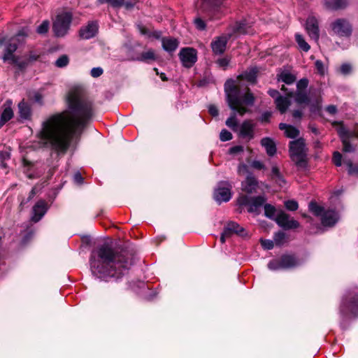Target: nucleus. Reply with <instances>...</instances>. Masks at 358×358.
<instances>
[{"label":"nucleus","mask_w":358,"mask_h":358,"mask_svg":"<svg viewBox=\"0 0 358 358\" xmlns=\"http://www.w3.org/2000/svg\"><path fill=\"white\" fill-rule=\"evenodd\" d=\"M93 116L92 103L78 92L67 97V109L48 117L38 137L40 143L58 154H65L73 138H79Z\"/></svg>","instance_id":"1"},{"label":"nucleus","mask_w":358,"mask_h":358,"mask_svg":"<svg viewBox=\"0 0 358 358\" xmlns=\"http://www.w3.org/2000/svg\"><path fill=\"white\" fill-rule=\"evenodd\" d=\"M90 271L101 280H118L128 273L133 264V257L127 252H119L104 244L92 251L90 257Z\"/></svg>","instance_id":"2"},{"label":"nucleus","mask_w":358,"mask_h":358,"mask_svg":"<svg viewBox=\"0 0 358 358\" xmlns=\"http://www.w3.org/2000/svg\"><path fill=\"white\" fill-rule=\"evenodd\" d=\"M224 92L227 96V101L229 108L234 110V113L226 120V125L235 131L238 126L236 113L243 115L248 112L247 108L242 106H252L255 102V96L248 90L245 94H241L240 89L235 84L232 79L227 80L224 84Z\"/></svg>","instance_id":"3"},{"label":"nucleus","mask_w":358,"mask_h":358,"mask_svg":"<svg viewBox=\"0 0 358 358\" xmlns=\"http://www.w3.org/2000/svg\"><path fill=\"white\" fill-rule=\"evenodd\" d=\"M308 208L313 215L321 217V222L324 227H333L339 220L338 214L336 210H325L323 207L315 201H311L309 203Z\"/></svg>","instance_id":"4"},{"label":"nucleus","mask_w":358,"mask_h":358,"mask_svg":"<svg viewBox=\"0 0 358 358\" xmlns=\"http://www.w3.org/2000/svg\"><path fill=\"white\" fill-rule=\"evenodd\" d=\"M73 20L71 12H62L57 15L52 24V31L57 37H64L70 29Z\"/></svg>","instance_id":"5"},{"label":"nucleus","mask_w":358,"mask_h":358,"mask_svg":"<svg viewBox=\"0 0 358 358\" xmlns=\"http://www.w3.org/2000/svg\"><path fill=\"white\" fill-rule=\"evenodd\" d=\"M27 35L24 29L19 31L17 34L11 38L6 44L4 54L2 59L4 62H8L10 64H15L18 57H16L13 53L16 51L20 42V37H25Z\"/></svg>","instance_id":"6"},{"label":"nucleus","mask_w":358,"mask_h":358,"mask_svg":"<svg viewBox=\"0 0 358 358\" xmlns=\"http://www.w3.org/2000/svg\"><path fill=\"white\" fill-rule=\"evenodd\" d=\"M348 312L358 315V292H349L343 298L340 306V313L345 315Z\"/></svg>","instance_id":"7"},{"label":"nucleus","mask_w":358,"mask_h":358,"mask_svg":"<svg viewBox=\"0 0 358 358\" xmlns=\"http://www.w3.org/2000/svg\"><path fill=\"white\" fill-rule=\"evenodd\" d=\"M305 142L303 138H299L289 143L290 156L297 165L301 166L305 162Z\"/></svg>","instance_id":"8"},{"label":"nucleus","mask_w":358,"mask_h":358,"mask_svg":"<svg viewBox=\"0 0 358 358\" xmlns=\"http://www.w3.org/2000/svg\"><path fill=\"white\" fill-rule=\"evenodd\" d=\"M232 185L228 181H220L214 190L213 197L217 203L229 201L232 196Z\"/></svg>","instance_id":"9"},{"label":"nucleus","mask_w":358,"mask_h":358,"mask_svg":"<svg viewBox=\"0 0 358 358\" xmlns=\"http://www.w3.org/2000/svg\"><path fill=\"white\" fill-rule=\"evenodd\" d=\"M330 27L334 34L348 37L352 34V26L349 21L345 18H338L330 24Z\"/></svg>","instance_id":"10"},{"label":"nucleus","mask_w":358,"mask_h":358,"mask_svg":"<svg viewBox=\"0 0 358 358\" xmlns=\"http://www.w3.org/2000/svg\"><path fill=\"white\" fill-rule=\"evenodd\" d=\"M234 234H236L240 236H245L246 235V231L245 229L240 226L238 223L231 221L227 222L224 227L223 231L220 236V241L222 243H224L226 238L230 237Z\"/></svg>","instance_id":"11"},{"label":"nucleus","mask_w":358,"mask_h":358,"mask_svg":"<svg viewBox=\"0 0 358 358\" xmlns=\"http://www.w3.org/2000/svg\"><path fill=\"white\" fill-rule=\"evenodd\" d=\"M276 223L284 229H294L299 227V222L292 218L289 215L283 211L277 214L275 218Z\"/></svg>","instance_id":"12"},{"label":"nucleus","mask_w":358,"mask_h":358,"mask_svg":"<svg viewBox=\"0 0 358 358\" xmlns=\"http://www.w3.org/2000/svg\"><path fill=\"white\" fill-rule=\"evenodd\" d=\"M179 57L184 66L192 67L197 60L196 51L192 48H182L179 53Z\"/></svg>","instance_id":"13"},{"label":"nucleus","mask_w":358,"mask_h":358,"mask_svg":"<svg viewBox=\"0 0 358 358\" xmlns=\"http://www.w3.org/2000/svg\"><path fill=\"white\" fill-rule=\"evenodd\" d=\"M338 134L341 139L343 145V150L345 152H352L355 150L353 146L350 143V139L352 137H357L358 135L354 131L348 130L345 127L341 125L338 129Z\"/></svg>","instance_id":"14"},{"label":"nucleus","mask_w":358,"mask_h":358,"mask_svg":"<svg viewBox=\"0 0 358 358\" xmlns=\"http://www.w3.org/2000/svg\"><path fill=\"white\" fill-rule=\"evenodd\" d=\"M306 30L310 38L317 41L320 38V29L318 20L313 15L308 17L306 22Z\"/></svg>","instance_id":"15"},{"label":"nucleus","mask_w":358,"mask_h":358,"mask_svg":"<svg viewBox=\"0 0 358 358\" xmlns=\"http://www.w3.org/2000/svg\"><path fill=\"white\" fill-rule=\"evenodd\" d=\"M99 26L96 22L91 21L86 26L80 28L79 36L83 39H90L96 36L98 32Z\"/></svg>","instance_id":"16"},{"label":"nucleus","mask_w":358,"mask_h":358,"mask_svg":"<svg viewBox=\"0 0 358 358\" xmlns=\"http://www.w3.org/2000/svg\"><path fill=\"white\" fill-rule=\"evenodd\" d=\"M255 124L252 120H245L240 127L239 136L241 138L251 140L255 136Z\"/></svg>","instance_id":"17"},{"label":"nucleus","mask_w":358,"mask_h":358,"mask_svg":"<svg viewBox=\"0 0 358 358\" xmlns=\"http://www.w3.org/2000/svg\"><path fill=\"white\" fill-rule=\"evenodd\" d=\"M48 210V205L45 201H38L33 207L31 220L37 222L46 213Z\"/></svg>","instance_id":"18"},{"label":"nucleus","mask_w":358,"mask_h":358,"mask_svg":"<svg viewBox=\"0 0 358 358\" xmlns=\"http://www.w3.org/2000/svg\"><path fill=\"white\" fill-rule=\"evenodd\" d=\"M229 37L230 36H221L211 43L212 50L215 55H222L225 51Z\"/></svg>","instance_id":"19"},{"label":"nucleus","mask_w":358,"mask_h":358,"mask_svg":"<svg viewBox=\"0 0 358 358\" xmlns=\"http://www.w3.org/2000/svg\"><path fill=\"white\" fill-rule=\"evenodd\" d=\"M39 54L31 51L29 52L27 55L24 57V59L22 60H20V57H18L17 62L15 65H16L20 70L24 69L28 66L37 61L39 58Z\"/></svg>","instance_id":"20"},{"label":"nucleus","mask_w":358,"mask_h":358,"mask_svg":"<svg viewBox=\"0 0 358 358\" xmlns=\"http://www.w3.org/2000/svg\"><path fill=\"white\" fill-rule=\"evenodd\" d=\"M266 199L264 196H257L252 198L248 211L250 213L259 215L260 213V208L265 205Z\"/></svg>","instance_id":"21"},{"label":"nucleus","mask_w":358,"mask_h":358,"mask_svg":"<svg viewBox=\"0 0 358 358\" xmlns=\"http://www.w3.org/2000/svg\"><path fill=\"white\" fill-rule=\"evenodd\" d=\"M258 182L256 178L252 175H249L242 182V189L248 194H252L255 191Z\"/></svg>","instance_id":"22"},{"label":"nucleus","mask_w":358,"mask_h":358,"mask_svg":"<svg viewBox=\"0 0 358 358\" xmlns=\"http://www.w3.org/2000/svg\"><path fill=\"white\" fill-rule=\"evenodd\" d=\"M346 0H324V6L330 10H337L347 6Z\"/></svg>","instance_id":"23"},{"label":"nucleus","mask_w":358,"mask_h":358,"mask_svg":"<svg viewBox=\"0 0 358 358\" xmlns=\"http://www.w3.org/2000/svg\"><path fill=\"white\" fill-rule=\"evenodd\" d=\"M261 145L264 147L268 156L273 157L276 152V145L272 138L269 137L263 138L261 140Z\"/></svg>","instance_id":"24"},{"label":"nucleus","mask_w":358,"mask_h":358,"mask_svg":"<svg viewBox=\"0 0 358 358\" xmlns=\"http://www.w3.org/2000/svg\"><path fill=\"white\" fill-rule=\"evenodd\" d=\"M280 259L282 269L292 268L299 264L296 257L292 255H283Z\"/></svg>","instance_id":"25"},{"label":"nucleus","mask_w":358,"mask_h":358,"mask_svg":"<svg viewBox=\"0 0 358 358\" xmlns=\"http://www.w3.org/2000/svg\"><path fill=\"white\" fill-rule=\"evenodd\" d=\"M279 129L285 131V136L289 138H295L299 135V129L290 124L280 123Z\"/></svg>","instance_id":"26"},{"label":"nucleus","mask_w":358,"mask_h":358,"mask_svg":"<svg viewBox=\"0 0 358 358\" xmlns=\"http://www.w3.org/2000/svg\"><path fill=\"white\" fill-rule=\"evenodd\" d=\"M179 42L173 38H164L162 39L163 49L168 52H174L178 47Z\"/></svg>","instance_id":"27"},{"label":"nucleus","mask_w":358,"mask_h":358,"mask_svg":"<svg viewBox=\"0 0 358 358\" xmlns=\"http://www.w3.org/2000/svg\"><path fill=\"white\" fill-rule=\"evenodd\" d=\"M258 69L257 67H252L248 69V71H244L239 76L238 78L245 80L249 83H255L257 80Z\"/></svg>","instance_id":"28"},{"label":"nucleus","mask_w":358,"mask_h":358,"mask_svg":"<svg viewBox=\"0 0 358 358\" xmlns=\"http://www.w3.org/2000/svg\"><path fill=\"white\" fill-rule=\"evenodd\" d=\"M275 103L280 113L283 114L287 111V108L290 106L291 101L287 96H281L276 99Z\"/></svg>","instance_id":"29"},{"label":"nucleus","mask_w":358,"mask_h":358,"mask_svg":"<svg viewBox=\"0 0 358 358\" xmlns=\"http://www.w3.org/2000/svg\"><path fill=\"white\" fill-rule=\"evenodd\" d=\"M18 108L20 117L21 119L29 120L31 117V110L30 106L27 103L24 102V101H22L18 104Z\"/></svg>","instance_id":"30"},{"label":"nucleus","mask_w":358,"mask_h":358,"mask_svg":"<svg viewBox=\"0 0 358 358\" xmlns=\"http://www.w3.org/2000/svg\"><path fill=\"white\" fill-rule=\"evenodd\" d=\"M271 177V179L280 187H283L286 183V181L280 173L278 167L276 166H273Z\"/></svg>","instance_id":"31"},{"label":"nucleus","mask_w":358,"mask_h":358,"mask_svg":"<svg viewBox=\"0 0 358 358\" xmlns=\"http://www.w3.org/2000/svg\"><path fill=\"white\" fill-rule=\"evenodd\" d=\"M308 104L310 106V110L312 113H319L322 107V98L320 96L315 99L310 98Z\"/></svg>","instance_id":"32"},{"label":"nucleus","mask_w":358,"mask_h":358,"mask_svg":"<svg viewBox=\"0 0 358 358\" xmlns=\"http://www.w3.org/2000/svg\"><path fill=\"white\" fill-rule=\"evenodd\" d=\"M222 0H203V6H209V11L215 14L220 8Z\"/></svg>","instance_id":"33"},{"label":"nucleus","mask_w":358,"mask_h":358,"mask_svg":"<svg viewBox=\"0 0 358 358\" xmlns=\"http://www.w3.org/2000/svg\"><path fill=\"white\" fill-rule=\"evenodd\" d=\"M13 116V112L10 107H6L3 109L0 117V129Z\"/></svg>","instance_id":"34"},{"label":"nucleus","mask_w":358,"mask_h":358,"mask_svg":"<svg viewBox=\"0 0 358 358\" xmlns=\"http://www.w3.org/2000/svg\"><path fill=\"white\" fill-rule=\"evenodd\" d=\"M157 57L155 55V51L152 49H150L146 52H142L141 55L137 58V60L144 62H149L150 61H155Z\"/></svg>","instance_id":"35"},{"label":"nucleus","mask_w":358,"mask_h":358,"mask_svg":"<svg viewBox=\"0 0 358 358\" xmlns=\"http://www.w3.org/2000/svg\"><path fill=\"white\" fill-rule=\"evenodd\" d=\"M278 76V80H281L287 85L292 84L296 80V77L290 72L286 71L281 72Z\"/></svg>","instance_id":"36"},{"label":"nucleus","mask_w":358,"mask_h":358,"mask_svg":"<svg viewBox=\"0 0 358 358\" xmlns=\"http://www.w3.org/2000/svg\"><path fill=\"white\" fill-rule=\"evenodd\" d=\"M310 99L306 91H296L295 93V101L299 104H307Z\"/></svg>","instance_id":"37"},{"label":"nucleus","mask_w":358,"mask_h":358,"mask_svg":"<svg viewBox=\"0 0 358 358\" xmlns=\"http://www.w3.org/2000/svg\"><path fill=\"white\" fill-rule=\"evenodd\" d=\"M295 39L300 50L308 52L310 49V45L306 41L303 36L300 34H295Z\"/></svg>","instance_id":"38"},{"label":"nucleus","mask_w":358,"mask_h":358,"mask_svg":"<svg viewBox=\"0 0 358 358\" xmlns=\"http://www.w3.org/2000/svg\"><path fill=\"white\" fill-rule=\"evenodd\" d=\"M264 209L265 216L269 219L275 220L277 215L275 208L271 204H265L264 206Z\"/></svg>","instance_id":"39"},{"label":"nucleus","mask_w":358,"mask_h":358,"mask_svg":"<svg viewBox=\"0 0 358 358\" xmlns=\"http://www.w3.org/2000/svg\"><path fill=\"white\" fill-rule=\"evenodd\" d=\"M234 31L239 34H245L249 33L247 24L245 21L236 22L234 28Z\"/></svg>","instance_id":"40"},{"label":"nucleus","mask_w":358,"mask_h":358,"mask_svg":"<svg viewBox=\"0 0 358 358\" xmlns=\"http://www.w3.org/2000/svg\"><path fill=\"white\" fill-rule=\"evenodd\" d=\"M69 62V57L66 55H62L55 61V65L58 68H64L68 65Z\"/></svg>","instance_id":"41"},{"label":"nucleus","mask_w":358,"mask_h":358,"mask_svg":"<svg viewBox=\"0 0 358 358\" xmlns=\"http://www.w3.org/2000/svg\"><path fill=\"white\" fill-rule=\"evenodd\" d=\"M252 197L248 196L247 195H240L237 199V203L240 206H250L251 200Z\"/></svg>","instance_id":"42"},{"label":"nucleus","mask_w":358,"mask_h":358,"mask_svg":"<svg viewBox=\"0 0 358 358\" xmlns=\"http://www.w3.org/2000/svg\"><path fill=\"white\" fill-rule=\"evenodd\" d=\"M286 240V235L282 231H278L274 236V242L278 245H282Z\"/></svg>","instance_id":"43"},{"label":"nucleus","mask_w":358,"mask_h":358,"mask_svg":"<svg viewBox=\"0 0 358 358\" xmlns=\"http://www.w3.org/2000/svg\"><path fill=\"white\" fill-rule=\"evenodd\" d=\"M268 268L271 271L282 269L281 266V259L280 260L273 259L268 264Z\"/></svg>","instance_id":"44"},{"label":"nucleus","mask_w":358,"mask_h":358,"mask_svg":"<svg viewBox=\"0 0 358 358\" xmlns=\"http://www.w3.org/2000/svg\"><path fill=\"white\" fill-rule=\"evenodd\" d=\"M49 21L44 20L38 27H37V33L39 34H45L48 32L49 29Z\"/></svg>","instance_id":"45"},{"label":"nucleus","mask_w":358,"mask_h":358,"mask_svg":"<svg viewBox=\"0 0 358 358\" xmlns=\"http://www.w3.org/2000/svg\"><path fill=\"white\" fill-rule=\"evenodd\" d=\"M285 206L288 210L294 211L298 209L299 205L295 200H288L285 201Z\"/></svg>","instance_id":"46"},{"label":"nucleus","mask_w":358,"mask_h":358,"mask_svg":"<svg viewBox=\"0 0 358 358\" xmlns=\"http://www.w3.org/2000/svg\"><path fill=\"white\" fill-rule=\"evenodd\" d=\"M308 85V80L307 78H301L296 83V91H306Z\"/></svg>","instance_id":"47"},{"label":"nucleus","mask_w":358,"mask_h":358,"mask_svg":"<svg viewBox=\"0 0 358 358\" xmlns=\"http://www.w3.org/2000/svg\"><path fill=\"white\" fill-rule=\"evenodd\" d=\"M345 164L348 166L350 175L358 176V166H354L350 160L345 162Z\"/></svg>","instance_id":"48"},{"label":"nucleus","mask_w":358,"mask_h":358,"mask_svg":"<svg viewBox=\"0 0 358 358\" xmlns=\"http://www.w3.org/2000/svg\"><path fill=\"white\" fill-rule=\"evenodd\" d=\"M232 134L227 129H222L220 134V138L222 141H228L232 138Z\"/></svg>","instance_id":"49"},{"label":"nucleus","mask_w":358,"mask_h":358,"mask_svg":"<svg viewBox=\"0 0 358 358\" xmlns=\"http://www.w3.org/2000/svg\"><path fill=\"white\" fill-rule=\"evenodd\" d=\"M194 23L197 29L201 30V31L206 29V24L205 22L201 18H200V17L195 18L194 20Z\"/></svg>","instance_id":"50"},{"label":"nucleus","mask_w":358,"mask_h":358,"mask_svg":"<svg viewBox=\"0 0 358 358\" xmlns=\"http://www.w3.org/2000/svg\"><path fill=\"white\" fill-rule=\"evenodd\" d=\"M333 162L336 166H341L342 164V155L339 152H334L333 155Z\"/></svg>","instance_id":"51"},{"label":"nucleus","mask_w":358,"mask_h":358,"mask_svg":"<svg viewBox=\"0 0 358 358\" xmlns=\"http://www.w3.org/2000/svg\"><path fill=\"white\" fill-rule=\"evenodd\" d=\"M315 65L317 72L320 75L323 76L325 73V68L323 62L321 60H317L315 63Z\"/></svg>","instance_id":"52"},{"label":"nucleus","mask_w":358,"mask_h":358,"mask_svg":"<svg viewBox=\"0 0 358 358\" xmlns=\"http://www.w3.org/2000/svg\"><path fill=\"white\" fill-rule=\"evenodd\" d=\"M352 71V66L349 64H343L340 67V71L343 75H348Z\"/></svg>","instance_id":"53"},{"label":"nucleus","mask_w":358,"mask_h":358,"mask_svg":"<svg viewBox=\"0 0 358 358\" xmlns=\"http://www.w3.org/2000/svg\"><path fill=\"white\" fill-rule=\"evenodd\" d=\"M261 245L265 250H271L273 246V241L271 240H261Z\"/></svg>","instance_id":"54"},{"label":"nucleus","mask_w":358,"mask_h":358,"mask_svg":"<svg viewBox=\"0 0 358 358\" xmlns=\"http://www.w3.org/2000/svg\"><path fill=\"white\" fill-rule=\"evenodd\" d=\"M103 69L101 67H94L91 70V76L93 78H98L103 74Z\"/></svg>","instance_id":"55"},{"label":"nucleus","mask_w":358,"mask_h":358,"mask_svg":"<svg viewBox=\"0 0 358 358\" xmlns=\"http://www.w3.org/2000/svg\"><path fill=\"white\" fill-rule=\"evenodd\" d=\"M217 64L220 67H222L224 69H225L228 66V65L229 64V59L228 58H226V57L220 58V59H217Z\"/></svg>","instance_id":"56"},{"label":"nucleus","mask_w":358,"mask_h":358,"mask_svg":"<svg viewBox=\"0 0 358 358\" xmlns=\"http://www.w3.org/2000/svg\"><path fill=\"white\" fill-rule=\"evenodd\" d=\"M10 152L8 150L6 149L0 152V159L1 161H6L10 159Z\"/></svg>","instance_id":"57"},{"label":"nucleus","mask_w":358,"mask_h":358,"mask_svg":"<svg viewBox=\"0 0 358 358\" xmlns=\"http://www.w3.org/2000/svg\"><path fill=\"white\" fill-rule=\"evenodd\" d=\"M243 151V147L242 145H236L234 147H231L229 152L231 155L237 154L239 152H242Z\"/></svg>","instance_id":"58"},{"label":"nucleus","mask_w":358,"mask_h":358,"mask_svg":"<svg viewBox=\"0 0 358 358\" xmlns=\"http://www.w3.org/2000/svg\"><path fill=\"white\" fill-rule=\"evenodd\" d=\"M252 168L257 169V170H262V169H266L264 164L262 162L258 161V160L253 161L252 162Z\"/></svg>","instance_id":"59"},{"label":"nucleus","mask_w":358,"mask_h":358,"mask_svg":"<svg viewBox=\"0 0 358 358\" xmlns=\"http://www.w3.org/2000/svg\"><path fill=\"white\" fill-rule=\"evenodd\" d=\"M33 99L36 103L43 104V95L41 92H34Z\"/></svg>","instance_id":"60"},{"label":"nucleus","mask_w":358,"mask_h":358,"mask_svg":"<svg viewBox=\"0 0 358 358\" xmlns=\"http://www.w3.org/2000/svg\"><path fill=\"white\" fill-rule=\"evenodd\" d=\"M271 112L266 111L263 113L260 117V121L262 122H267L269 121L270 117H271Z\"/></svg>","instance_id":"61"},{"label":"nucleus","mask_w":358,"mask_h":358,"mask_svg":"<svg viewBox=\"0 0 358 358\" xmlns=\"http://www.w3.org/2000/svg\"><path fill=\"white\" fill-rule=\"evenodd\" d=\"M208 112L212 116L216 117L218 115V110L214 105H210L208 106Z\"/></svg>","instance_id":"62"},{"label":"nucleus","mask_w":358,"mask_h":358,"mask_svg":"<svg viewBox=\"0 0 358 358\" xmlns=\"http://www.w3.org/2000/svg\"><path fill=\"white\" fill-rule=\"evenodd\" d=\"M124 0H110V5L114 8H119L123 6Z\"/></svg>","instance_id":"63"},{"label":"nucleus","mask_w":358,"mask_h":358,"mask_svg":"<svg viewBox=\"0 0 358 358\" xmlns=\"http://www.w3.org/2000/svg\"><path fill=\"white\" fill-rule=\"evenodd\" d=\"M268 94L275 99V101L276 100V99L278 97H280L281 95L280 94L279 92L276 90H269L268 91Z\"/></svg>","instance_id":"64"}]
</instances>
